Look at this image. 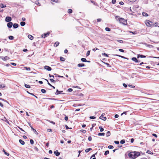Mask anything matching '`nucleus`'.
<instances>
[{"instance_id":"nucleus-28","label":"nucleus","mask_w":159,"mask_h":159,"mask_svg":"<svg viewBox=\"0 0 159 159\" xmlns=\"http://www.w3.org/2000/svg\"><path fill=\"white\" fill-rule=\"evenodd\" d=\"M60 60L62 61H65V59L61 57H60Z\"/></svg>"},{"instance_id":"nucleus-53","label":"nucleus","mask_w":159,"mask_h":159,"mask_svg":"<svg viewBox=\"0 0 159 159\" xmlns=\"http://www.w3.org/2000/svg\"><path fill=\"white\" fill-rule=\"evenodd\" d=\"M45 80H46L47 81L48 84L50 86H52V85L49 83V82L48 81V80L46 79H44Z\"/></svg>"},{"instance_id":"nucleus-7","label":"nucleus","mask_w":159,"mask_h":159,"mask_svg":"<svg viewBox=\"0 0 159 159\" xmlns=\"http://www.w3.org/2000/svg\"><path fill=\"white\" fill-rule=\"evenodd\" d=\"M7 26L9 28H11L13 25V23L12 22H8V23L7 24Z\"/></svg>"},{"instance_id":"nucleus-55","label":"nucleus","mask_w":159,"mask_h":159,"mask_svg":"<svg viewBox=\"0 0 159 159\" xmlns=\"http://www.w3.org/2000/svg\"><path fill=\"white\" fill-rule=\"evenodd\" d=\"M119 51H120V52H124V50L123 49H119Z\"/></svg>"},{"instance_id":"nucleus-4","label":"nucleus","mask_w":159,"mask_h":159,"mask_svg":"<svg viewBox=\"0 0 159 159\" xmlns=\"http://www.w3.org/2000/svg\"><path fill=\"white\" fill-rule=\"evenodd\" d=\"M49 34L50 32H48L46 33H44V34H43L41 35V36L42 38H45V37L49 35Z\"/></svg>"},{"instance_id":"nucleus-47","label":"nucleus","mask_w":159,"mask_h":159,"mask_svg":"<svg viewBox=\"0 0 159 159\" xmlns=\"http://www.w3.org/2000/svg\"><path fill=\"white\" fill-rule=\"evenodd\" d=\"M80 131L83 133H85L86 132V130L84 129H81Z\"/></svg>"},{"instance_id":"nucleus-25","label":"nucleus","mask_w":159,"mask_h":159,"mask_svg":"<svg viewBox=\"0 0 159 159\" xmlns=\"http://www.w3.org/2000/svg\"><path fill=\"white\" fill-rule=\"evenodd\" d=\"M0 7L2 8H4L6 7V5H4L2 3L0 5Z\"/></svg>"},{"instance_id":"nucleus-42","label":"nucleus","mask_w":159,"mask_h":159,"mask_svg":"<svg viewBox=\"0 0 159 159\" xmlns=\"http://www.w3.org/2000/svg\"><path fill=\"white\" fill-rule=\"evenodd\" d=\"M34 3L37 4V5H39V6H40V3L38 2V1H35V2H34Z\"/></svg>"},{"instance_id":"nucleus-48","label":"nucleus","mask_w":159,"mask_h":159,"mask_svg":"<svg viewBox=\"0 0 159 159\" xmlns=\"http://www.w3.org/2000/svg\"><path fill=\"white\" fill-rule=\"evenodd\" d=\"M120 18H120L119 16H117L116 17V20H119V21L120 19Z\"/></svg>"},{"instance_id":"nucleus-38","label":"nucleus","mask_w":159,"mask_h":159,"mask_svg":"<svg viewBox=\"0 0 159 159\" xmlns=\"http://www.w3.org/2000/svg\"><path fill=\"white\" fill-rule=\"evenodd\" d=\"M41 92L43 93H46V91L45 90L43 89H41Z\"/></svg>"},{"instance_id":"nucleus-36","label":"nucleus","mask_w":159,"mask_h":159,"mask_svg":"<svg viewBox=\"0 0 159 159\" xmlns=\"http://www.w3.org/2000/svg\"><path fill=\"white\" fill-rule=\"evenodd\" d=\"M0 100L2 101H4L5 102H7V103H8V104H9L8 102L6 100H5L3 99H2V98H0Z\"/></svg>"},{"instance_id":"nucleus-13","label":"nucleus","mask_w":159,"mask_h":159,"mask_svg":"<svg viewBox=\"0 0 159 159\" xmlns=\"http://www.w3.org/2000/svg\"><path fill=\"white\" fill-rule=\"evenodd\" d=\"M132 60L136 62H138L139 61L137 60V58L135 57H133L132 58Z\"/></svg>"},{"instance_id":"nucleus-11","label":"nucleus","mask_w":159,"mask_h":159,"mask_svg":"<svg viewBox=\"0 0 159 159\" xmlns=\"http://www.w3.org/2000/svg\"><path fill=\"white\" fill-rule=\"evenodd\" d=\"M54 75H55V78L57 79V77L64 78L63 76H60L59 75L56 74H54Z\"/></svg>"},{"instance_id":"nucleus-21","label":"nucleus","mask_w":159,"mask_h":159,"mask_svg":"<svg viewBox=\"0 0 159 159\" xmlns=\"http://www.w3.org/2000/svg\"><path fill=\"white\" fill-rule=\"evenodd\" d=\"M59 44V42L57 41L54 44V46L57 47L58 46Z\"/></svg>"},{"instance_id":"nucleus-51","label":"nucleus","mask_w":159,"mask_h":159,"mask_svg":"<svg viewBox=\"0 0 159 159\" xmlns=\"http://www.w3.org/2000/svg\"><path fill=\"white\" fill-rule=\"evenodd\" d=\"M67 90L69 92H71L73 91V89H72L69 88Z\"/></svg>"},{"instance_id":"nucleus-31","label":"nucleus","mask_w":159,"mask_h":159,"mask_svg":"<svg viewBox=\"0 0 159 159\" xmlns=\"http://www.w3.org/2000/svg\"><path fill=\"white\" fill-rule=\"evenodd\" d=\"M91 2L92 3H93L94 5H96V6H98V4L97 3L94 2L93 1L91 0Z\"/></svg>"},{"instance_id":"nucleus-54","label":"nucleus","mask_w":159,"mask_h":159,"mask_svg":"<svg viewBox=\"0 0 159 159\" xmlns=\"http://www.w3.org/2000/svg\"><path fill=\"white\" fill-rule=\"evenodd\" d=\"M65 126L66 127V129H72L71 128H69L66 125H65Z\"/></svg>"},{"instance_id":"nucleus-15","label":"nucleus","mask_w":159,"mask_h":159,"mask_svg":"<svg viewBox=\"0 0 159 159\" xmlns=\"http://www.w3.org/2000/svg\"><path fill=\"white\" fill-rule=\"evenodd\" d=\"M84 64L83 63H79L77 65V66L79 67H82L84 66Z\"/></svg>"},{"instance_id":"nucleus-19","label":"nucleus","mask_w":159,"mask_h":159,"mask_svg":"<svg viewBox=\"0 0 159 159\" xmlns=\"http://www.w3.org/2000/svg\"><path fill=\"white\" fill-rule=\"evenodd\" d=\"M81 61L83 62H86L87 61V60L85 58H82L81 59Z\"/></svg>"},{"instance_id":"nucleus-9","label":"nucleus","mask_w":159,"mask_h":159,"mask_svg":"<svg viewBox=\"0 0 159 159\" xmlns=\"http://www.w3.org/2000/svg\"><path fill=\"white\" fill-rule=\"evenodd\" d=\"M54 153L57 156H59L60 154V153L58 152L57 150L54 151Z\"/></svg>"},{"instance_id":"nucleus-23","label":"nucleus","mask_w":159,"mask_h":159,"mask_svg":"<svg viewBox=\"0 0 159 159\" xmlns=\"http://www.w3.org/2000/svg\"><path fill=\"white\" fill-rule=\"evenodd\" d=\"M142 14L143 16H148V14L146 12H143Z\"/></svg>"},{"instance_id":"nucleus-43","label":"nucleus","mask_w":159,"mask_h":159,"mask_svg":"<svg viewBox=\"0 0 159 159\" xmlns=\"http://www.w3.org/2000/svg\"><path fill=\"white\" fill-rule=\"evenodd\" d=\"M117 41L120 43H123V41L121 40H117Z\"/></svg>"},{"instance_id":"nucleus-12","label":"nucleus","mask_w":159,"mask_h":159,"mask_svg":"<svg viewBox=\"0 0 159 159\" xmlns=\"http://www.w3.org/2000/svg\"><path fill=\"white\" fill-rule=\"evenodd\" d=\"M146 57V56H145L143 55L142 54H139L137 56V58H138L139 57H141V58H145Z\"/></svg>"},{"instance_id":"nucleus-57","label":"nucleus","mask_w":159,"mask_h":159,"mask_svg":"<svg viewBox=\"0 0 159 159\" xmlns=\"http://www.w3.org/2000/svg\"><path fill=\"white\" fill-rule=\"evenodd\" d=\"M116 55L118 56H119V57H120L121 58H126H126H125V57H124L123 56H121L119 55Z\"/></svg>"},{"instance_id":"nucleus-20","label":"nucleus","mask_w":159,"mask_h":159,"mask_svg":"<svg viewBox=\"0 0 159 159\" xmlns=\"http://www.w3.org/2000/svg\"><path fill=\"white\" fill-rule=\"evenodd\" d=\"M2 151L4 153V154L5 155H7V156H9V153L7 152L4 149H3V150H2Z\"/></svg>"},{"instance_id":"nucleus-3","label":"nucleus","mask_w":159,"mask_h":159,"mask_svg":"<svg viewBox=\"0 0 159 159\" xmlns=\"http://www.w3.org/2000/svg\"><path fill=\"white\" fill-rule=\"evenodd\" d=\"M11 18L10 16H7L5 18V21L6 22H10L11 20Z\"/></svg>"},{"instance_id":"nucleus-33","label":"nucleus","mask_w":159,"mask_h":159,"mask_svg":"<svg viewBox=\"0 0 159 159\" xmlns=\"http://www.w3.org/2000/svg\"><path fill=\"white\" fill-rule=\"evenodd\" d=\"M25 86L26 88H30V86L29 85L27 84H25Z\"/></svg>"},{"instance_id":"nucleus-49","label":"nucleus","mask_w":159,"mask_h":159,"mask_svg":"<svg viewBox=\"0 0 159 159\" xmlns=\"http://www.w3.org/2000/svg\"><path fill=\"white\" fill-rule=\"evenodd\" d=\"M89 118L90 119H95L96 118V117H95V116H90L89 117Z\"/></svg>"},{"instance_id":"nucleus-26","label":"nucleus","mask_w":159,"mask_h":159,"mask_svg":"<svg viewBox=\"0 0 159 159\" xmlns=\"http://www.w3.org/2000/svg\"><path fill=\"white\" fill-rule=\"evenodd\" d=\"M105 134L104 133H99L98 134V135L99 136H104L105 135Z\"/></svg>"},{"instance_id":"nucleus-34","label":"nucleus","mask_w":159,"mask_h":159,"mask_svg":"<svg viewBox=\"0 0 159 159\" xmlns=\"http://www.w3.org/2000/svg\"><path fill=\"white\" fill-rule=\"evenodd\" d=\"M109 152L108 150L106 151L105 153H104V155H107L109 154Z\"/></svg>"},{"instance_id":"nucleus-18","label":"nucleus","mask_w":159,"mask_h":159,"mask_svg":"<svg viewBox=\"0 0 159 159\" xmlns=\"http://www.w3.org/2000/svg\"><path fill=\"white\" fill-rule=\"evenodd\" d=\"M20 25L21 26H23L25 25V23L24 21H21L20 23Z\"/></svg>"},{"instance_id":"nucleus-40","label":"nucleus","mask_w":159,"mask_h":159,"mask_svg":"<svg viewBox=\"0 0 159 159\" xmlns=\"http://www.w3.org/2000/svg\"><path fill=\"white\" fill-rule=\"evenodd\" d=\"M49 77L50 78L52 77V78H53V79H55V76H54V75H50V74H49Z\"/></svg>"},{"instance_id":"nucleus-8","label":"nucleus","mask_w":159,"mask_h":159,"mask_svg":"<svg viewBox=\"0 0 159 159\" xmlns=\"http://www.w3.org/2000/svg\"><path fill=\"white\" fill-rule=\"evenodd\" d=\"M119 21L120 23H121L123 24H125V19L123 18H121L120 19Z\"/></svg>"},{"instance_id":"nucleus-16","label":"nucleus","mask_w":159,"mask_h":159,"mask_svg":"<svg viewBox=\"0 0 159 159\" xmlns=\"http://www.w3.org/2000/svg\"><path fill=\"white\" fill-rule=\"evenodd\" d=\"M19 142L22 145H24L25 143V142L21 139L19 140Z\"/></svg>"},{"instance_id":"nucleus-45","label":"nucleus","mask_w":159,"mask_h":159,"mask_svg":"<svg viewBox=\"0 0 159 159\" xmlns=\"http://www.w3.org/2000/svg\"><path fill=\"white\" fill-rule=\"evenodd\" d=\"M108 148L109 149H113L114 148V147L112 145H109L108 146Z\"/></svg>"},{"instance_id":"nucleus-60","label":"nucleus","mask_w":159,"mask_h":159,"mask_svg":"<svg viewBox=\"0 0 159 159\" xmlns=\"http://www.w3.org/2000/svg\"><path fill=\"white\" fill-rule=\"evenodd\" d=\"M111 2L112 4H115L116 2V0H112Z\"/></svg>"},{"instance_id":"nucleus-6","label":"nucleus","mask_w":159,"mask_h":159,"mask_svg":"<svg viewBox=\"0 0 159 159\" xmlns=\"http://www.w3.org/2000/svg\"><path fill=\"white\" fill-rule=\"evenodd\" d=\"M44 69L48 71H50L52 70L51 68L48 66H44Z\"/></svg>"},{"instance_id":"nucleus-44","label":"nucleus","mask_w":159,"mask_h":159,"mask_svg":"<svg viewBox=\"0 0 159 159\" xmlns=\"http://www.w3.org/2000/svg\"><path fill=\"white\" fill-rule=\"evenodd\" d=\"M25 68L27 70H30V67H25Z\"/></svg>"},{"instance_id":"nucleus-5","label":"nucleus","mask_w":159,"mask_h":159,"mask_svg":"<svg viewBox=\"0 0 159 159\" xmlns=\"http://www.w3.org/2000/svg\"><path fill=\"white\" fill-rule=\"evenodd\" d=\"M104 115V114H102V115L99 117V118L104 121L106 120L107 119V118L106 117L103 116Z\"/></svg>"},{"instance_id":"nucleus-22","label":"nucleus","mask_w":159,"mask_h":159,"mask_svg":"<svg viewBox=\"0 0 159 159\" xmlns=\"http://www.w3.org/2000/svg\"><path fill=\"white\" fill-rule=\"evenodd\" d=\"M111 134V133L110 131H108L106 134V136L107 137L109 136Z\"/></svg>"},{"instance_id":"nucleus-58","label":"nucleus","mask_w":159,"mask_h":159,"mask_svg":"<svg viewBox=\"0 0 159 159\" xmlns=\"http://www.w3.org/2000/svg\"><path fill=\"white\" fill-rule=\"evenodd\" d=\"M114 142L116 144H118L119 143V142L118 141H114Z\"/></svg>"},{"instance_id":"nucleus-46","label":"nucleus","mask_w":159,"mask_h":159,"mask_svg":"<svg viewBox=\"0 0 159 159\" xmlns=\"http://www.w3.org/2000/svg\"><path fill=\"white\" fill-rule=\"evenodd\" d=\"M90 53V51H88L86 53V56H89Z\"/></svg>"},{"instance_id":"nucleus-32","label":"nucleus","mask_w":159,"mask_h":159,"mask_svg":"<svg viewBox=\"0 0 159 159\" xmlns=\"http://www.w3.org/2000/svg\"><path fill=\"white\" fill-rule=\"evenodd\" d=\"M102 56H104L106 57H108L109 56L108 54H106L105 53H102Z\"/></svg>"},{"instance_id":"nucleus-24","label":"nucleus","mask_w":159,"mask_h":159,"mask_svg":"<svg viewBox=\"0 0 159 159\" xmlns=\"http://www.w3.org/2000/svg\"><path fill=\"white\" fill-rule=\"evenodd\" d=\"M92 148H87V149H86L85 150V152H89V151H91V150H92Z\"/></svg>"},{"instance_id":"nucleus-35","label":"nucleus","mask_w":159,"mask_h":159,"mask_svg":"<svg viewBox=\"0 0 159 159\" xmlns=\"http://www.w3.org/2000/svg\"><path fill=\"white\" fill-rule=\"evenodd\" d=\"M8 38L10 40H13L14 39V37L12 36H10L8 37Z\"/></svg>"},{"instance_id":"nucleus-41","label":"nucleus","mask_w":159,"mask_h":159,"mask_svg":"<svg viewBox=\"0 0 159 159\" xmlns=\"http://www.w3.org/2000/svg\"><path fill=\"white\" fill-rule=\"evenodd\" d=\"M30 143L31 144H33L34 143V141L32 139H30Z\"/></svg>"},{"instance_id":"nucleus-37","label":"nucleus","mask_w":159,"mask_h":159,"mask_svg":"<svg viewBox=\"0 0 159 159\" xmlns=\"http://www.w3.org/2000/svg\"><path fill=\"white\" fill-rule=\"evenodd\" d=\"M50 80L52 82H53L54 83H55L56 81H55V80H54L53 79H50Z\"/></svg>"},{"instance_id":"nucleus-52","label":"nucleus","mask_w":159,"mask_h":159,"mask_svg":"<svg viewBox=\"0 0 159 159\" xmlns=\"http://www.w3.org/2000/svg\"><path fill=\"white\" fill-rule=\"evenodd\" d=\"M147 153L148 154H151L152 153V154L153 153H152L150 151H149V150H147Z\"/></svg>"},{"instance_id":"nucleus-59","label":"nucleus","mask_w":159,"mask_h":159,"mask_svg":"<svg viewBox=\"0 0 159 159\" xmlns=\"http://www.w3.org/2000/svg\"><path fill=\"white\" fill-rule=\"evenodd\" d=\"M47 131L48 132H52V129H48L47 130Z\"/></svg>"},{"instance_id":"nucleus-62","label":"nucleus","mask_w":159,"mask_h":159,"mask_svg":"<svg viewBox=\"0 0 159 159\" xmlns=\"http://www.w3.org/2000/svg\"><path fill=\"white\" fill-rule=\"evenodd\" d=\"M123 86L125 87V88H126L127 87V85L126 84H125V83H123Z\"/></svg>"},{"instance_id":"nucleus-29","label":"nucleus","mask_w":159,"mask_h":159,"mask_svg":"<svg viewBox=\"0 0 159 159\" xmlns=\"http://www.w3.org/2000/svg\"><path fill=\"white\" fill-rule=\"evenodd\" d=\"M125 143V140L124 139H122L120 141V143L122 144H124Z\"/></svg>"},{"instance_id":"nucleus-1","label":"nucleus","mask_w":159,"mask_h":159,"mask_svg":"<svg viewBox=\"0 0 159 159\" xmlns=\"http://www.w3.org/2000/svg\"><path fill=\"white\" fill-rule=\"evenodd\" d=\"M140 153L138 152L134 151L129 153L128 156L129 157L133 159H135L139 156Z\"/></svg>"},{"instance_id":"nucleus-17","label":"nucleus","mask_w":159,"mask_h":159,"mask_svg":"<svg viewBox=\"0 0 159 159\" xmlns=\"http://www.w3.org/2000/svg\"><path fill=\"white\" fill-rule=\"evenodd\" d=\"M28 37L29 39H30V40H32L34 39V37L33 36L31 35H29L28 36Z\"/></svg>"},{"instance_id":"nucleus-39","label":"nucleus","mask_w":159,"mask_h":159,"mask_svg":"<svg viewBox=\"0 0 159 159\" xmlns=\"http://www.w3.org/2000/svg\"><path fill=\"white\" fill-rule=\"evenodd\" d=\"M105 30L107 31H111V29L108 27H106L105 28Z\"/></svg>"},{"instance_id":"nucleus-61","label":"nucleus","mask_w":159,"mask_h":159,"mask_svg":"<svg viewBox=\"0 0 159 159\" xmlns=\"http://www.w3.org/2000/svg\"><path fill=\"white\" fill-rule=\"evenodd\" d=\"M64 119L66 120V121L68 119V116H65V117Z\"/></svg>"},{"instance_id":"nucleus-2","label":"nucleus","mask_w":159,"mask_h":159,"mask_svg":"<svg viewBox=\"0 0 159 159\" xmlns=\"http://www.w3.org/2000/svg\"><path fill=\"white\" fill-rule=\"evenodd\" d=\"M145 23L147 26L148 27H151L152 26V25L150 23H152V22L149 20H147L145 21Z\"/></svg>"},{"instance_id":"nucleus-27","label":"nucleus","mask_w":159,"mask_h":159,"mask_svg":"<svg viewBox=\"0 0 159 159\" xmlns=\"http://www.w3.org/2000/svg\"><path fill=\"white\" fill-rule=\"evenodd\" d=\"M99 129H100V131L102 132L104 131V129L102 128V126H100L99 127Z\"/></svg>"},{"instance_id":"nucleus-30","label":"nucleus","mask_w":159,"mask_h":159,"mask_svg":"<svg viewBox=\"0 0 159 159\" xmlns=\"http://www.w3.org/2000/svg\"><path fill=\"white\" fill-rule=\"evenodd\" d=\"M72 10L71 9H69L68 10V12L69 14H71L72 12Z\"/></svg>"},{"instance_id":"nucleus-10","label":"nucleus","mask_w":159,"mask_h":159,"mask_svg":"<svg viewBox=\"0 0 159 159\" xmlns=\"http://www.w3.org/2000/svg\"><path fill=\"white\" fill-rule=\"evenodd\" d=\"M62 92H63V91H59L58 89H57L56 92L55 93V94H56V95L59 94H60Z\"/></svg>"},{"instance_id":"nucleus-14","label":"nucleus","mask_w":159,"mask_h":159,"mask_svg":"<svg viewBox=\"0 0 159 159\" xmlns=\"http://www.w3.org/2000/svg\"><path fill=\"white\" fill-rule=\"evenodd\" d=\"M19 25L17 23H14L13 25V28L14 29H16L18 27Z\"/></svg>"},{"instance_id":"nucleus-56","label":"nucleus","mask_w":159,"mask_h":159,"mask_svg":"<svg viewBox=\"0 0 159 159\" xmlns=\"http://www.w3.org/2000/svg\"><path fill=\"white\" fill-rule=\"evenodd\" d=\"M105 64L107 65V66L111 67V66L108 63H105Z\"/></svg>"},{"instance_id":"nucleus-63","label":"nucleus","mask_w":159,"mask_h":159,"mask_svg":"<svg viewBox=\"0 0 159 159\" xmlns=\"http://www.w3.org/2000/svg\"><path fill=\"white\" fill-rule=\"evenodd\" d=\"M5 87V86L4 85H2V84L0 85V88H2Z\"/></svg>"},{"instance_id":"nucleus-50","label":"nucleus","mask_w":159,"mask_h":159,"mask_svg":"<svg viewBox=\"0 0 159 159\" xmlns=\"http://www.w3.org/2000/svg\"><path fill=\"white\" fill-rule=\"evenodd\" d=\"M31 128L34 133L36 132L37 133L36 130L35 129H34L32 126H31Z\"/></svg>"},{"instance_id":"nucleus-64","label":"nucleus","mask_w":159,"mask_h":159,"mask_svg":"<svg viewBox=\"0 0 159 159\" xmlns=\"http://www.w3.org/2000/svg\"><path fill=\"white\" fill-rule=\"evenodd\" d=\"M134 141V139L133 138H132L130 139V142L131 143H133Z\"/></svg>"}]
</instances>
